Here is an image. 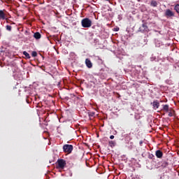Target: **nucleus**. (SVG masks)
I'll use <instances>...</instances> for the list:
<instances>
[{
	"label": "nucleus",
	"mask_w": 179,
	"mask_h": 179,
	"mask_svg": "<svg viewBox=\"0 0 179 179\" xmlns=\"http://www.w3.org/2000/svg\"><path fill=\"white\" fill-rule=\"evenodd\" d=\"M81 24L83 27L89 28L92 27V20L89 18H84L81 21Z\"/></svg>",
	"instance_id": "obj_1"
},
{
	"label": "nucleus",
	"mask_w": 179,
	"mask_h": 179,
	"mask_svg": "<svg viewBox=\"0 0 179 179\" xmlns=\"http://www.w3.org/2000/svg\"><path fill=\"white\" fill-rule=\"evenodd\" d=\"M63 150L65 153H72L73 146H72V145L66 144L63 146Z\"/></svg>",
	"instance_id": "obj_2"
},
{
	"label": "nucleus",
	"mask_w": 179,
	"mask_h": 179,
	"mask_svg": "<svg viewBox=\"0 0 179 179\" xmlns=\"http://www.w3.org/2000/svg\"><path fill=\"white\" fill-rule=\"evenodd\" d=\"M57 163L59 169H64V167H65V165L66 164V162H65V160L64 159H59L57 161Z\"/></svg>",
	"instance_id": "obj_3"
},
{
	"label": "nucleus",
	"mask_w": 179,
	"mask_h": 179,
	"mask_svg": "<svg viewBox=\"0 0 179 179\" xmlns=\"http://www.w3.org/2000/svg\"><path fill=\"white\" fill-rule=\"evenodd\" d=\"M165 15L169 17H171V16H174V13H173L170 9H167L165 12Z\"/></svg>",
	"instance_id": "obj_4"
},
{
	"label": "nucleus",
	"mask_w": 179,
	"mask_h": 179,
	"mask_svg": "<svg viewBox=\"0 0 179 179\" xmlns=\"http://www.w3.org/2000/svg\"><path fill=\"white\" fill-rule=\"evenodd\" d=\"M155 155L158 159H162V157H163V152L160 150H157Z\"/></svg>",
	"instance_id": "obj_5"
},
{
	"label": "nucleus",
	"mask_w": 179,
	"mask_h": 179,
	"mask_svg": "<svg viewBox=\"0 0 179 179\" xmlns=\"http://www.w3.org/2000/svg\"><path fill=\"white\" fill-rule=\"evenodd\" d=\"M85 64L87 68H92L93 66V64H92V62L89 59H86Z\"/></svg>",
	"instance_id": "obj_6"
},
{
	"label": "nucleus",
	"mask_w": 179,
	"mask_h": 179,
	"mask_svg": "<svg viewBox=\"0 0 179 179\" xmlns=\"http://www.w3.org/2000/svg\"><path fill=\"white\" fill-rule=\"evenodd\" d=\"M5 19H6L5 13H3V10H0V20H5Z\"/></svg>",
	"instance_id": "obj_7"
},
{
	"label": "nucleus",
	"mask_w": 179,
	"mask_h": 179,
	"mask_svg": "<svg viewBox=\"0 0 179 179\" xmlns=\"http://www.w3.org/2000/svg\"><path fill=\"white\" fill-rule=\"evenodd\" d=\"M152 106H153V108L156 110L157 109L158 107H159L160 103L157 101H154V102L152 103Z\"/></svg>",
	"instance_id": "obj_8"
},
{
	"label": "nucleus",
	"mask_w": 179,
	"mask_h": 179,
	"mask_svg": "<svg viewBox=\"0 0 179 179\" xmlns=\"http://www.w3.org/2000/svg\"><path fill=\"white\" fill-rule=\"evenodd\" d=\"M34 38H36V40H38L39 38H41V34H40L39 32H36V33L34 34Z\"/></svg>",
	"instance_id": "obj_9"
},
{
	"label": "nucleus",
	"mask_w": 179,
	"mask_h": 179,
	"mask_svg": "<svg viewBox=\"0 0 179 179\" xmlns=\"http://www.w3.org/2000/svg\"><path fill=\"white\" fill-rule=\"evenodd\" d=\"M23 54L26 57V58H28V59H30V55L27 52L24 51Z\"/></svg>",
	"instance_id": "obj_10"
},
{
	"label": "nucleus",
	"mask_w": 179,
	"mask_h": 179,
	"mask_svg": "<svg viewBox=\"0 0 179 179\" xmlns=\"http://www.w3.org/2000/svg\"><path fill=\"white\" fill-rule=\"evenodd\" d=\"M175 10H176L177 13H179V4L175 6Z\"/></svg>",
	"instance_id": "obj_11"
},
{
	"label": "nucleus",
	"mask_w": 179,
	"mask_h": 179,
	"mask_svg": "<svg viewBox=\"0 0 179 179\" xmlns=\"http://www.w3.org/2000/svg\"><path fill=\"white\" fill-rule=\"evenodd\" d=\"M151 6H157V2L155 1H152L151 2Z\"/></svg>",
	"instance_id": "obj_12"
},
{
	"label": "nucleus",
	"mask_w": 179,
	"mask_h": 179,
	"mask_svg": "<svg viewBox=\"0 0 179 179\" xmlns=\"http://www.w3.org/2000/svg\"><path fill=\"white\" fill-rule=\"evenodd\" d=\"M163 108L164 111H169V105H164Z\"/></svg>",
	"instance_id": "obj_13"
},
{
	"label": "nucleus",
	"mask_w": 179,
	"mask_h": 179,
	"mask_svg": "<svg viewBox=\"0 0 179 179\" xmlns=\"http://www.w3.org/2000/svg\"><path fill=\"white\" fill-rule=\"evenodd\" d=\"M6 30H8V31H10L12 30V27L10 25H7Z\"/></svg>",
	"instance_id": "obj_14"
},
{
	"label": "nucleus",
	"mask_w": 179,
	"mask_h": 179,
	"mask_svg": "<svg viewBox=\"0 0 179 179\" xmlns=\"http://www.w3.org/2000/svg\"><path fill=\"white\" fill-rule=\"evenodd\" d=\"M31 55L32 57H37V52H35V51L32 52Z\"/></svg>",
	"instance_id": "obj_15"
},
{
	"label": "nucleus",
	"mask_w": 179,
	"mask_h": 179,
	"mask_svg": "<svg viewBox=\"0 0 179 179\" xmlns=\"http://www.w3.org/2000/svg\"><path fill=\"white\" fill-rule=\"evenodd\" d=\"M110 139H114V136H113V135L110 136Z\"/></svg>",
	"instance_id": "obj_16"
},
{
	"label": "nucleus",
	"mask_w": 179,
	"mask_h": 179,
	"mask_svg": "<svg viewBox=\"0 0 179 179\" xmlns=\"http://www.w3.org/2000/svg\"><path fill=\"white\" fill-rule=\"evenodd\" d=\"M120 30V28H116L115 31H118Z\"/></svg>",
	"instance_id": "obj_17"
},
{
	"label": "nucleus",
	"mask_w": 179,
	"mask_h": 179,
	"mask_svg": "<svg viewBox=\"0 0 179 179\" xmlns=\"http://www.w3.org/2000/svg\"><path fill=\"white\" fill-rule=\"evenodd\" d=\"M142 143H143V141H140V145H142Z\"/></svg>",
	"instance_id": "obj_18"
},
{
	"label": "nucleus",
	"mask_w": 179,
	"mask_h": 179,
	"mask_svg": "<svg viewBox=\"0 0 179 179\" xmlns=\"http://www.w3.org/2000/svg\"><path fill=\"white\" fill-rule=\"evenodd\" d=\"M110 143H111L112 145H114V141H110Z\"/></svg>",
	"instance_id": "obj_19"
},
{
	"label": "nucleus",
	"mask_w": 179,
	"mask_h": 179,
	"mask_svg": "<svg viewBox=\"0 0 179 179\" xmlns=\"http://www.w3.org/2000/svg\"><path fill=\"white\" fill-rule=\"evenodd\" d=\"M106 1H108V0H106Z\"/></svg>",
	"instance_id": "obj_20"
}]
</instances>
